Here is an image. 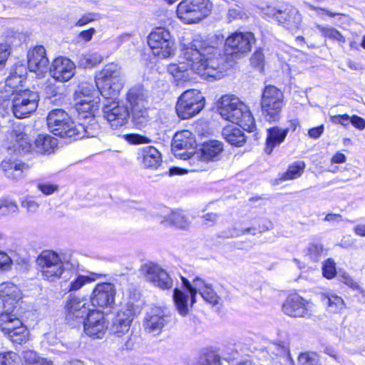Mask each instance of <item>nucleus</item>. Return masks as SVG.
Segmentation results:
<instances>
[{"mask_svg":"<svg viewBox=\"0 0 365 365\" xmlns=\"http://www.w3.org/2000/svg\"><path fill=\"white\" fill-rule=\"evenodd\" d=\"M223 41L222 36H213L208 39L195 38L187 45L183 44L182 54L186 62L169 65L168 72L178 76L189 68L204 79L221 78L227 69L225 57L220 48Z\"/></svg>","mask_w":365,"mask_h":365,"instance_id":"f257e3e1","label":"nucleus"},{"mask_svg":"<svg viewBox=\"0 0 365 365\" xmlns=\"http://www.w3.org/2000/svg\"><path fill=\"white\" fill-rule=\"evenodd\" d=\"M218 111L224 119L237 124L243 130L248 132L255 130V119L248 107L238 98L228 95L222 96Z\"/></svg>","mask_w":365,"mask_h":365,"instance_id":"f03ea898","label":"nucleus"},{"mask_svg":"<svg viewBox=\"0 0 365 365\" xmlns=\"http://www.w3.org/2000/svg\"><path fill=\"white\" fill-rule=\"evenodd\" d=\"M96 86L102 96L107 99H115L124 86V78L121 68L111 63L96 76Z\"/></svg>","mask_w":365,"mask_h":365,"instance_id":"7ed1b4c3","label":"nucleus"},{"mask_svg":"<svg viewBox=\"0 0 365 365\" xmlns=\"http://www.w3.org/2000/svg\"><path fill=\"white\" fill-rule=\"evenodd\" d=\"M38 101L37 92L26 89L14 93L11 98L2 99L0 104L9 108L16 118H24L36 110Z\"/></svg>","mask_w":365,"mask_h":365,"instance_id":"20e7f679","label":"nucleus"},{"mask_svg":"<svg viewBox=\"0 0 365 365\" xmlns=\"http://www.w3.org/2000/svg\"><path fill=\"white\" fill-rule=\"evenodd\" d=\"M212 10L209 0H182L178 5L177 16L185 24H196L206 18Z\"/></svg>","mask_w":365,"mask_h":365,"instance_id":"39448f33","label":"nucleus"},{"mask_svg":"<svg viewBox=\"0 0 365 365\" xmlns=\"http://www.w3.org/2000/svg\"><path fill=\"white\" fill-rule=\"evenodd\" d=\"M36 264L43 279L54 282L65 270V262L53 250H43L36 258Z\"/></svg>","mask_w":365,"mask_h":365,"instance_id":"423d86ee","label":"nucleus"},{"mask_svg":"<svg viewBox=\"0 0 365 365\" xmlns=\"http://www.w3.org/2000/svg\"><path fill=\"white\" fill-rule=\"evenodd\" d=\"M205 106V98L200 91L190 89L178 98L175 109L181 119H188L198 114Z\"/></svg>","mask_w":365,"mask_h":365,"instance_id":"0eeeda50","label":"nucleus"},{"mask_svg":"<svg viewBox=\"0 0 365 365\" xmlns=\"http://www.w3.org/2000/svg\"><path fill=\"white\" fill-rule=\"evenodd\" d=\"M262 110L264 118L269 122L277 121L283 107V93L274 86L264 88L262 96Z\"/></svg>","mask_w":365,"mask_h":365,"instance_id":"6e6552de","label":"nucleus"},{"mask_svg":"<svg viewBox=\"0 0 365 365\" xmlns=\"http://www.w3.org/2000/svg\"><path fill=\"white\" fill-rule=\"evenodd\" d=\"M148 99V92L141 85L131 87L127 93L126 100L131 107L133 120L140 128L148 120V112L145 108Z\"/></svg>","mask_w":365,"mask_h":365,"instance_id":"1a4fd4ad","label":"nucleus"},{"mask_svg":"<svg viewBox=\"0 0 365 365\" xmlns=\"http://www.w3.org/2000/svg\"><path fill=\"white\" fill-rule=\"evenodd\" d=\"M148 43L153 53L161 58H169L174 54V39L168 30L157 28L148 36Z\"/></svg>","mask_w":365,"mask_h":365,"instance_id":"9d476101","label":"nucleus"},{"mask_svg":"<svg viewBox=\"0 0 365 365\" xmlns=\"http://www.w3.org/2000/svg\"><path fill=\"white\" fill-rule=\"evenodd\" d=\"M47 124L50 131L55 135L72 140L75 123L62 109H54L47 116Z\"/></svg>","mask_w":365,"mask_h":365,"instance_id":"9b49d317","label":"nucleus"},{"mask_svg":"<svg viewBox=\"0 0 365 365\" xmlns=\"http://www.w3.org/2000/svg\"><path fill=\"white\" fill-rule=\"evenodd\" d=\"M91 312L88 302L85 298L71 295L66 301L65 319L71 327L82 324Z\"/></svg>","mask_w":365,"mask_h":365,"instance_id":"f8f14e48","label":"nucleus"},{"mask_svg":"<svg viewBox=\"0 0 365 365\" xmlns=\"http://www.w3.org/2000/svg\"><path fill=\"white\" fill-rule=\"evenodd\" d=\"M223 151V144L216 140L205 142L199 153H195L190 158V165H193V170H200L204 168L205 162L217 161L220 160Z\"/></svg>","mask_w":365,"mask_h":365,"instance_id":"ddd939ff","label":"nucleus"},{"mask_svg":"<svg viewBox=\"0 0 365 365\" xmlns=\"http://www.w3.org/2000/svg\"><path fill=\"white\" fill-rule=\"evenodd\" d=\"M182 282L187 292L191 295V304L196 302V294L199 293L208 303L212 305L219 304L220 297L217 294L211 284L206 283L200 277H195L192 283L185 277H182Z\"/></svg>","mask_w":365,"mask_h":365,"instance_id":"4468645a","label":"nucleus"},{"mask_svg":"<svg viewBox=\"0 0 365 365\" xmlns=\"http://www.w3.org/2000/svg\"><path fill=\"white\" fill-rule=\"evenodd\" d=\"M195 139L193 134L184 130L175 133L172 141V151L173 154L180 158L189 160L195 153L193 150L195 147Z\"/></svg>","mask_w":365,"mask_h":365,"instance_id":"2eb2a0df","label":"nucleus"},{"mask_svg":"<svg viewBox=\"0 0 365 365\" xmlns=\"http://www.w3.org/2000/svg\"><path fill=\"white\" fill-rule=\"evenodd\" d=\"M32 140L21 128H16L11 131L7 145L11 154L22 156L32 152Z\"/></svg>","mask_w":365,"mask_h":365,"instance_id":"dca6fc26","label":"nucleus"},{"mask_svg":"<svg viewBox=\"0 0 365 365\" xmlns=\"http://www.w3.org/2000/svg\"><path fill=\"white\" fill-rule=\"evenodd\" d=\"M313 304L299 295L287 297L282 307L284 314L292 317L307 318L312 315Z\"/></svg>","mask_w":365,"mask_h":365,"instance_id":"f3484780","label":"nucleus"},{"mask_svg":"<svg viewBox=\"0 0 365 365\" xmlns=\"http://www.w3.org/2000/svg\"><path fill=\"white\" fill-rule=\"evenodd\" d=\"M115 294L114 284L108 282L99 283L92 292L91 302L93 307L111 308L115 304Z\"/></svg>","mask_w":365,"mask_h":365,"instance_id":"a211bd4d","label":"nucleus"},{"mask_svg":"<svg viewBox=\"0 0 365 365\" xmlns=\"http://www.w3.org/2000/svg\"><path fill=\"white\" fill-rule=\"evenodd\" d=\"M103 117L115 129L124 125L128 120L130 112L126 106L115 101L106 104L103 109Z\"/></svg>","mask_w":365,"mask_h":365,"instance_id":"6ab92c4d","label":"nucleus"},{"mask_svg":"<svg viewBox=\"0 0 365 365\" xmlns=\"http://www.w3.org/2000/svg\"><path fill=\"white\" fill-rule=\"evenodd\" d=\"M255 42L252 33L236 31L226 38L225 45L227 51H230L231 53H245L250 51Z\"/></svg>","mask_w":365,"mask_h":365,"instance_id":"aec40b11","label":"nucleus"},{"mask_svg":"<svg viewBox=\"0 0 365 365\" xmlns=\"http://www.w3.org/2000/svg\"><path fill=\"white\" fill-rule=\"evenodd\" d=\"M142 272L148 281L161 289H170L173 280L168 272L155 263H148L142 267Z\"/></svg>","mask_w":365,"mask_h":365,"instance_id":"412c9836","label":"nucleus"},{"mask_svg":"<svg viewBox=\"0 0 365 365\" xmlns=\"http://www.w3.org/2000/svg\"><path fill=\"white\" fill-rule=\"evenodd\" d=\"M82 324L86 335L96 339L103 338L108 327L103 314L96 310H92Z\"/></svg>","mask_w":365,"mask_h":365,"instance_id":"4be33fe9","label":"nucleus"},{"mask_svg":"<svg viewBox=\"0 0 365 365\" xmlns=\"http://www.w3.org/2000/svg\"><path fill=\"white\" fill-rule=\"evenodd\" d=\"M133 317V304L128 303L118 312L113 319L111 327L113 334L117 337L125 335L129 331Z\"/></svg>","mask_w":365,"mask_h":365,"instance_id":"5701e85b","label":"nucleus"},{"mask_svg":"<svg viewBox=\"0 0 365 365\" xmlns=\"http://www.w3.org/2000/svg\"><path fill=\"white\" fill-rule=\"evenodd\" d=\"M21 292L13 283L4 282L0 284V312H13L17 302L21 298Z\"/></svg>","mask_w":365,"mask_h":365,"instance_id":"b1692460","label":"nucleus"},{"mask_svg":"<svg viewBox=\"0 0 365 365\" xmlns=\"http://www.w3.org/2000/svg\"><path fill=\"white\" fill-rule=\"evenodd\" d=\"M169 321V316L160 307H153L147 313L145 321V330L153 335L159 334Z\"/></svg>","mask_w":365,"mask_h":365,"instance_id":"393cba45","label":"nucleus"},{"mask_svg":"<svg viewBox=\"0 0 365 365\" xmlns=\"http://www.w3.org/2000/svg\"><path fill=\"white\" fill-rule=\"evenodd\" d=\"M76 66L73 61L66 57H58L49 68L51 76L56 81L66 82L75 74Z\"/></svg>","mask_w":365,"mask_h":365,"instance_id":"a878e982","label":"nucleus"},{"mask_svg":"<svg viewBox=\"0 0 365 365\" xmlns=\"http://www.w3.org/2000/svg\"><path fill=\"white\" fill-rule=\"evenodd\" d=\"M158 220L164 225H170L181 230H186L190 225V220L184 212L168 208H164L160 212Z\"/></svg>","mask_w":365,"mask_h":365,"instance_id":"bb28decb","label":"nucleus"},{"mask_svg":"<svg viewBox=\"0 0 365 365\" xmlns=\"http://www.w3.org/2000/svg\"><path fill=\"white\" fill-rule=\"evenodd\" d=\"M49 65L46 49L42 46H37L28 53V68L30 71L41 74L45 73Z\"/></svg>","mask_w":365,"mask_h":365,"instance_id":"cd10ccee","label":"nucleus"},{"mask_svg":"<svg viewBox=\"0 0 365 365\" xmlns=\"http://www.w3.org/2000/svg\"><path fill=\"white\" fill-rule=\"evenodd\" d=\"M1 168L7 178L20 180L24 177L30 167L21 160H4L1 163Z\"/></svg>","mask_w":365,"mask_h":365,"instance_id":"c85d7f7f","label":"nucleus"},{"mask_svg":"<svg viewBox=\"0 0 365 365\" xmlns=\"http://www.w3.org/2000/svg\"><path fill=\"white\" fill-rule=\"evenodd\" d=\"M72 140H76L83 138H93L100 133V125L95 119V117L84 120L83 122L75 124L73 128Z\"/></svg>","mask_w":365,"mask_h":365,"instance_id":"c756f323","label":"nucleus"},{"mask_svg":"<svg viewBox=\"0 0 365 365\" xmlns=\"http://www.w3.org/2000/svg\"><path fill=\"white\" fill-rule=\"evenodd\" d=\"M289 130V128H281L277 126L268 128L264 152L267 154H270L276 146L284 142Z\"/></svg>","mask_w":365,"mask_h":365,"instance_id":"7c9ffc66","label":"nucleus"},{"mask_svg":"<svg viewBox=\"0 0 365 365\" xmlns=\"http://www.w3.org/2000/svg\"><path fill=\"white\" fill-rule=\"evenodd\" d=\"M25 79L24 75L18 74L17 72L11 71L10 75L6 79L4 90H0V102L2 99L11 98V96L19 91L16 88L21 85Z\"/></svg>","mask_w":365,"mask_h":365,"instance_id":"2f4dec72","label":"nucleus"},{"mask_svg":"<svg viewBox=\"0 0 365 365\" xmlns=\"http://www.w3.org/2000/svg\"><path fill=\"white\" fill-rule=\"evenodd\" d=\"M140 156L145 168L156 169L162 162L160 153L151 145L143 148L140 150Z\"/></svg>","mask_w":365,"mask_h":365,"instance_id":"473e14b6","label":"nucleus"},{"mask_svg":"<svg viewBox=\"0 0 365 365\" xmlns=\"http://www.w3.org/2000/svg\"><path fill=\"white\" fill-rule=\"evenodd\" d=\"M301 16L297 9L287 6L284 9H280L277 16V21L287 28H297L301 22Z\"/></svg>","mask_w":365,"mask_h":365,"instance_id":"72a5a7b5","label":"nucleus"},{"mask_svg":"<svg viewBox=\"0 0 365 365\" xmlns=\"http://www.w3.org/2000/svg\"><path fill=\"white\" fill-rule=\"evenodd\" d=\"M98 99H78V101L76 104V110L78 113L79 118L87 120L95 117V112L98 110Z\"/></svg>","mask_w":365,"mask_h":365,"instance_id":"f704fd0d","label":"nucleus"},{"mask_svg":"<svg viewBox=\"0 0 365 365\" xmlns=\"http://www.w3.org/2000/svg\"><path fill=\"white\" fill-rule=\"evenodd\" d=\"M173 301L176 310L182 317L188 314L193 305L191 304L190 294L178 289L173 291Z\"/></svg>","mask_w":365,"mask_h":365,"instance_id":"c9c22d12","label":"nucleus"},{"mask_svg":"<svg viewBox=\"0 0 365 365\" xmlns=\"http://www.w3.org/2000/svg\"><path fill=\"white\" fill-rule=\"evenodd\" d=\"M57 139L49 135H39L33 144L32 152L40 154L51 153L57 146Z\"/></svg>","mask_w":365,"mask_h":365,"instance_id":"e433bc0d","label":"nucleus"},{"mask_svg":"<svg viewBox=\"0 0 365 365\" xmlns=\"http://www.w3.org/2000/svg\"><path fill=\"white\" fill-rule=\"evenodd\" d=\"M223 138L231 145L240 147L245 143V136L242 130L236 125H228L222 129Z\"/></svg>","mask_w":365,"mask_h":365,"instance_id":"4c0bfd02","label":"nucleus"},{"mask_svg":"<svg viewBox=\"0 0 365 365\" xmlns=\"http://www.w3.org/2000/svg\"><path fill=\"white\" fill-rule=\"evenodd\" d=\"M23 326L19 319L12 314V312H0V328L4 334Z\"/></svg>","mask_w":365,"mask_h":365,"instance_id":"58836bf2","label":"nucleus"},{"mask_svg":"<svg viewBox=\"0 0 365 365\" xmlns=\"http://www.w3.org/2000/svg\"><path fill=\"white\" fill-rule=\"evenodd\" d=\"M321 299L331 312H341L345 307L344 300L340 297L331 292L322 294Z\"/></svg>","mask_w":365,"mask_h":365,"instance_id":"ea45409f","label":"nucleus"},{"mask_svg":"<svg viewBox=\"0 0 365 365\" xmlns=\"http://www.w3.org/2000/svg\"><path fill=\"white\" fill-rule=\"evenodd\" d=\"M21 357L25 365H53L51 360L41 357L34 350H25L21 353Z\"/></svg>","mask_w":365,"mask_h":365,"instance_id":"a19ab883","label":"nucleus"},{"mask_svg":"<svg viewBox=\"0 0 365 365\" xmlns=\"http://www.w3.org/2000/svg\"><path fill=\"white\" fill-rule=\"evenodd\" d=\"M315 26L322 33V35L324 37L329 38L340 43H345V37L335 28L329 26H323L319 24H316Z\"/></svg>","mask_w":365,"mask_h":365,"instance_id":"79ce46f5","label":"nucleus"},{"mask_svg":"<svg viewBox=\"0 0 365 365\" xmlns=\"http://www.w3.org/2000/svg\"><path fill=\"white\" fill-rule=\"evenodd\" d=\"M305 168V163L302 161H297L289 166L287 172L281 177L282 180H290L299 178Z\"/></svg>","mask_w":365,"mask_h":365,"instance_id":"37998d69","label":"nucleus"},{"mask_svg":"<svg viewBox=\"0 0 365 365\" xmlns=\"http://www.w3.org/2000/svg\"><path fill=\"white\" fill-rule=\"evenodd\" d=\"M95 91V86H93V83L82 81L79 83L76 91V99L78 100L81 98H84L83 99H91L93 93Z\"/></svg>","mask_w":365,"mask_h":365,"instance_id":"c03bdc74","label":"nucleus"},{"mask_svg":"<svg viewBox=\"0 0 365 365\" xmlns=\"http://www.w3.org/2000/svg\"><path fill=\"white\" fill-rule=\"evenodd\" d=\"M19 212V206L14 200L7 198L0 200V217L11 214H18Z\"/></svg>","mask_w":365,"mask_h":365,"instance_id":"a18cd8bd","label":"nucleus"},{"mask_svg":"<svg viewBox=\"0 0 365 365\" xmlns=\"http://www.w3.org/2000/svg\"><path fill=\"white\" fill-rule=\"evenodd\" d=\"M322 358L314 352L301 354L298 357V365H324Z\"/></svg>","mask_w":365,"mask_h":365,"instance_id":"49530a36","label":"nucleus"},{"mask_svg":"<svg viewBox=\"0 0 365 365\" xmlns=\"http://www.w3.org/2000/svg\"><path fill=\"white\" fill-rule=\"evenodd\" d=\"M226 1L229 5L227 16L230 22L247 18V15L242 8L238 4H234L235 0H226Z\"/></svg>","mask_w":365,"mask_h":365,"instance_id":"de8ad7c7","label":"nucleus"},{"mask_svg":"<svg viewBox=\"0 0 365 365\" xmlns=\"http://www.w3.org/2000/svg\"><path fill=\"white\" fill-rule=\"evenodd\" d=\"M195 365H221V358L214 351H208L201 355Z\"/></svg>","mask_w":365,"mask_h":365,"instance_id":"09e8293b","label":"nucleus"},{"mask_svg":"<svg viewBox=\"0 0 365 365\" xmlns=\"http://www.w3.org/2000/svg\"><path fill=\"white\" fill-rule=\"evenodd\" d=\"M102 59V56L100 54L93 53L81 56L78 63L80 66L86 68L100 63Z\"/></svg>","mask_w":365,"mask_h":365,"instance_id":"8fccbe9b","label":"nucleus"},{"mask_svg":"<svg viewBox=\"0 0 365 365\" xmlns=\"http://www.w3.org/2000/svg\"><path fill=\"white\" fill-rule=\"evenodd\" d=\"M6 335L12 342L20 344L26 339L28 331L26 327L23 325L9 332Z\"/></svg>","mask_w":365,"mask_h":365,"instance_id":"3c124183","label":"nucleus"},{"mask_svg":"<svg viewBox=\"0 0 365 365\" xmlns=\"http://www.w3.org/2000/svg\"><path fill=\"white\" fill-rule=\"evenodd\" d=\"M21 206L26 209L29 214L37 212L39 209V203L36 202L33 196L27 195L20 199Z\"/></svg>","mask_w":365,"mask_h":365,"instance_id":"603ef678","label":"nucleus"},{"mask_svg":"<svg viewBox=\"0 0 365 365\" xmlns=\"http://www.w3.org/2000/svg\"><path fill=\"white\" fill-rule=\"evenodd\" d=\"M95 279L96 278H91L89 276L78 275L70 282L68 290L69 292L77 291L86 284Z\"/></svg>","mask_w":365,"mask_h":365,"instance_id":"864d4df0","label":"nucleus"},{"mask_svg":"<svg viewBox=\"0 0 365 365\" xmlns=\"http://www.w3.org/2000/svg\"><path fill=\"white\" fill-rule=\"evenodd\" d=\"M323 246L321 244L312 243L307 248V255L314 262L319 259L322 255Z\"/></svg>","mask_w":365,"mask_h":365,"instance_id":"5fc2aeb1","label":"nucleus"},{"mask_svg":"<svg viewBox=\"0 0 365 365\" xmlns=\"http://www.w3.org/2000/svg\"><path fill=\"white\" fill-rule=\"evenodd\" d=\"M0 365H19L18 356L14 352L0 353Z\"/></svg>","mask_w":365,"mask_h":365,"instance_id":"6e6d98bb","label":"nucleus"},{"mask_svg":"<svg viewBox=\"0 0 365 365\" xmlns=\"http://www.w3.org/2000/svg\"><path fill=\"white\" fill-rule=\"evenodd\" d=\"M323 275L327 279H332L335 277L336 271L335 262L331 259L325 261L322 267Z\"/></svg>","mask_w":365,"mask_h":365,"instance_id":"4d7b16f0","label":"nucleus"},{"mask_svg":"<svg viewBox=\"0 0 365 365\" xmlns=\"http://www.w3.org/2000/svg\"><path fill=\"white\" fill-rule=\"evenodd\" d=\"M101 19V15L97 13H86L83 14L76 23V26H84L91 22L98 21Z\"/></svg>","mask_w":365,"mask_h":365,"instance_id":"13d9d810","label":"nucleus"},{"mask_svg":"<svg viewBox=\"0 0 365 365\" xmlns=\"http://www.w3.org/2000/svg\"><path fill=\"white\" fill-rule=\"evenodd\" d=\"M264 61V56L261 50H257L250 58L252 66L258 68L260 71L263 70Z\"/></svg>","mask_w":365,"mask_h":365,"instance_id":"bf43d9fd","label":"nucleus"},{"mask_svg":"<svg viewBox=\"0 0 365 365\" xmlns=\"http://www.w3.org/2000/svg\"><path fill=\"white\" fill-rule=\"evenodd\" d=\"M12 261L10 257L5 252H0V272L9 270Z\"/></svg>","mask_w":365,"mask_h":365,"instance_id":"052dcab7","label":"nucleus"},{"mask_svg":"<svg viewBox=\"0 0 365 365\" xmlns=\"http://www.w3.org/2000/svg\"><path fill=\"white\" fill-rule=\"evenodd\" d=\"M330 119L332 123L340 124L343 126H346L351 123V117L347 114L331 116Z\"/></svg>","mask_w":365,"mask_h":365,"instance_id":"680f3d73","label":"nucleus"},{"mask_svg":"<svg viewBox=\"0 0 365 365\" xmlns=\"http://www.w3.org/2000/svg\"><path fill=\"white\" fill-rule=\"evenodd\" d=\"M38 189L46 195H50L58 190V186L48 183H38Z\"/></svg>","mask_w":365,"mask_h":365,"instance_id":"e2e57ef3","label":"nucleus"},{"mask_svg":"<svg viewBox=\"0 0 365 365\" xmlns=\"http://www.w3.org/2000/svg\"><path fill=\"white\" fill-rule=\"evenodd\" d=\"M126 139L133 144L147 143L150 140L138 134H130L126 135Z\"/></svg>","mask_w":365,"mask_h":365,"instance_id":"0e129e2a","label":"nucleus"},{"mask_svg":"<svg viewBox=\"0 0 365 365\" xmlns=\"http://www.w3.org/2000/svg\"><path fill=\"white\" fill-rule=\"evenodd\" d=\"M9 54V46L6 43H0V66L5 64Z\"/></svg>","mask_w":365,"mask_h":365,"instance_id":"69168bd1","label":"nucleus"},{"mask_svg":"<svg viewBox=\"0 0 365 365\" xmlns=\"http://www.w3.org/2000/svg\"><path fill=\"white\" fill-rule=\"evenodd\" d=\"M96 32V31L94 28H90L89 29L81 31L78 34V38L85 42H88L92 39Z\"/></svg>","mask_w":365,"mask_h":365,"instance_id":"338daca9","label":"nucleus"},{"mask_svg":"<svg viewBox=\"0 0 365 365\" xmlns=\"http://www.w3.org/2000/svg\"><path fill=\"white\" fill-rule=\"evenodd\" d=\"M351 123L353 126L359 130L365 128V119L356 115H354L351 117Z\"/></svg>","mask_w":365,"mask_h":365,"instance_id":"774afa93","label":"nucleus"}]
</instances>
